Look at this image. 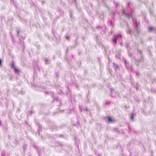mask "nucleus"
Returning a JSON list of instances; mask_svg holds the SVG:
<instances>
[{
  "instance_id": "nucleus-1",
  "label": "nucleus",
  "mask_w": 156,
  "mask_h": 156,
  "mask_svg": "<svg viewBox=\"0 0 156 156\" xmlns=\"http://www.w3.org/2000/svg\"><path fill=\"white\" fill-rule=\"evenodd\" d=\"M108 122L109 123H112L114 122L115 121L114 119H112L110 116H108Z\"/></svg>"
},
{
  "instance_id": "nucleus-2",
  "label": "nucleus",
  "mask_w": 156,
  "mask_h": 156,
  "mask_svg": "<svg viewBox=\"0 0 156 156\" xmlns=\"http://www.w3.org/2000/svg\"><path fill=\"white\" fill-rule=\"evenodd\" d=\"M118 35H115L114 36V37L112 39L113 42H115V44L116 43V41L118 38Z\"/></svg>"
},
{
  "instance_id": "nucleus-3",
  "label": "nucleus",
  "mask_w": 156,
  "mask_h": 156,
  "mask_svg": "<svg viewBox=\"0 0 156 156\" xmlns=\"http://www.w3.org/2000/svg\"><path fill=\"white\" fill-rule=\"evenodd\" d=\"M149 30L150 31H151V30H152L153 29V27H149Z\"/></svg>"
},
{
  "instance_id": "nucleus-4",
  "label": "nucleus",
  "mask_w": 156,
  "mask_h": 156,
  "mask_svg": "<svg viewBox=\"0 0 156 156\" xmlns=\"http://www.w3.org/2000/svg\"><path fill=\"white\" fill-rule=\"evenodd\" d=\"M15 71V72L16 73H19V71L18 70V69H14Z\"/></svg>"
},
{
  "instance_id": "nucleus-5",
  "label": "nucleus",
  "mask_w": 156,
  "mask_h": 156,
  "mask_svg": "<svg viewBox=\"0 0 156 156\" xmlns=\"http://www.w3.org/2000/svg\"><path fill=\"white\" fill-rule=\"evenodd\" d=\"M130 118L132 120H133V115H132L130 117Z\"/></svg>"
},
{
  "instance_id": "nucleus-6",
  "label": "nucleus",
  "mask_w": 156,
  "mask_h": 156,
  "mask_svg": "<svg viewBox=\"0 0 156 156\" xmlns=\"http://www.w3.org/2000/svg\"><path fill=\"white\" fill-rule=\"evenodd\" d=\"M11 67L13 68H15L13 63L12 64Z\"/></svg>"
},
{
  "instance_id": "nucleus-7",
  "label": "nucleus",
  "mask_w": 156,
  "mask_h": 156,
  "mask_svg": "<svg viewBox=\"0 0 156 156\" xmlns=\"http://www.w3.org/2000/svg\"><path fill=\"white\" fill-rule=\"evenodd\" d=\"M48 60H45V63L46 64H47L48 63Z\"/></svg>"
},
{
  "instance_id": "nucleus-8",
  "label": "nucleus",
  "mask_w": 156,
  "mask_h": 156,
  "mask_svg": "<svg viewBox=\"0 0 156 156\" xmlns=\"http://www.w3.org/2000/svg\"><path fill=\"white\" fill-rule=\"evenodd\" d=\"M125 15L127 16L128 17V18H129V14H125Z\"/></svg>"
},
{
  "instance_id": "nucleus-9",
  "label": "nucleus",
  "mask_w": 156,
  "mask_h": 156,
  "mask_svg": "<svg viewBox=\"0 0 156 156\" xmlns=\"http://www.w3.org/2000/svg\"><path fill=\"white\" fill-rule=\"evenodd\" d=\"M2 65V61L1 60H0V66H1Z\"/></svg>"
}]
</instances>
